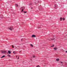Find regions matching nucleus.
<instances>
[{"label":"nucleus","instance_id":"obj_1","mask_svg":"<svg viewBox=\"0 0 67 67\" xmlns=\"http://www.w3.org/2000/svg\"><path fill=\"white\" fill-rule=\"evenodd\" d=\"M54 8L56 9L58 8V5L57 4H55L54 5Z\"/></svg>","mask_w":67,"mask_h":67},{"label":"nucleus","instance_id":"obj_2","mask_svg":"<svg viewBox=\"0 0 67 67\" xmlns=\"http://www.w3.org/2000/svg\"><path fill=\"white\" fill-rule=\"evenodd\" d=\"M7 53V51H2V54H5Z\"/></svg>","mask_w":67,"mask_h":67},{"label":"nucleus","instance_id":"obj_3","mask_svg":"<svg viewBox=\"0 0 67 67\" xmlns=\"http://www.w3.org/2000/svg\"><path fill=\"white\" fill-rule=\"evenodd\" d=\"M21 9H22V10L21 11L22 12H23V9H25V7H22L21 8Z\"/></svg>","mask_w":67,"mask_h":67},{"label":"nucleus","instance_id":"obj_4","mask_svg":"<svg viewBox=\"0 0 67 67\" xmlns=\"http://www.w3.org/2000/svg\"><path fill=\"white\" fill-rule=\"evenodd\" d=\"M9 29L11 31L13 29V27L12 26H10Z\"/></svg>","mask_w":67,"mask_h":67},{"label":"nucleus","instance_id":"obj_5","mask_svg":"<svg viewBox=\"0 0 67 67\" xmlns=\"http://www.w3.org/2000/svg\"><path fill=\"white\" fill-rule=\"evenodd\" d=\"M32 37H35V35H33L32 36Z\"/></svg>","mask_w":67,"mask_h":67},{"label":"nucleus","instance_id":"obj_6","mask_svg":"<svg viewBox=\"0 0 67 67\" xmlns=\"http://www.w3.org/2000/svg\"><path fill=\"white\" fill-rule=\"evenodd\" d=\"M56 61H57V62H58V61H59V59H56Z\"/></svg>","mask_w":67,"mask_h":67},{"label":"nucleus","instance_id":"obj_7","mask_svg":"<svg viewBox=\"0 0 67 67\" xmlns=\"http://www.w3.org/2000/svg\"><path fill=\"white\" fill-rule=\"evenodd\" d=\"M53 49H54L55 50H57V49H58V48L57 47H55V48H53Z\"/></svg>","mask_w":67,"mask_h":67},{"label":"nucleus","instance_id":"obj_8","mask_svg":"<svg viewBox=\"0 0 67 67\" xmlns=\"http://www.w3.org/2000/svg\"><path fill=\"white\" fill-rule=\"evenodd\" d=\"M16 58H17V59H19V56L18 57V56H16Z\"/></svg>","mask_w":67,"mask_h":67},{"label":"nucleus","instance_id":"obj_9","mask_svg":"<svg viewBox=\"0 0 67 67\" xmlns=\"http://www.w3.org/2000/svg\"><path fill=\"white\" fill-rule=\"evenodd\" d=\"M8 52L9 54H11V51H8Z\"/></svg>","mask_w":67,"mask_h":67},{"label":"nucleus","instance_id":"obj_10","mask_svg":"<svg viewBox=\"0 0 67 67\" xmlns=\"http://www.w3.org/2000/svg\"><path fill=\"white\" fill-rule=\"evenodd\" d=\"M4 57H5V55H3L2 57H1V58H4Z\"/></svg>","mask_w":67,"mask_h":67},{"label":"nucleus","instance_id":"obj_11","mask_svg":"<svg viewBox=\"0 0 67 67\" xmlns=\"http://www.w3.org/2000/svg\"><path fill=\"white\" fill-rule=\"evenodd\" d=\"M30 46H31L32 47H33V45H32V44H30Z\"/></svg>","mask_w":67,"mask_h":67},{"label":"nucleus","instance_id":"obj_12","mask_svg":"<svg viewBox=\"0 0 67 67\" xmlns=\"http://www.w3.org/2000/svg\"><path fill=\"white\" fill-rule=\"evenodd\" d=\"M33 58H35V55H33L32 56Z\"/></svg>","mask_w":67,"mask_h":67},{"label":"nucleus","instance_id":"obj_13","mask_svg":"<svg viewBox=\"0 0 67 67\" xmlns=\"http://www.w3.org/2000/svg\"><path fill=\"white\" fill-rule=\"evenodd\" d=\"M55 40V38H53L51 39V40Z\"/></svg>","mask_w":67,"mask_h":67},{"label":"nucleus","instance_id":"obj_14","mask_svg":"<svg viewBox=\"0 0 67 67\" xmlns=\"http://www.w3.org/2000/svg\"><path fill=\"white\" fill-rule=\"evenodd\" d=\"M54 45H53L52 46H51V47H54Z\"/></svg>","mask_w":67,"mask_h":67},{"label":"nucleus","instance_id":"obj_15","mask_svg":"<svg viewBox=\"0 0 67 67\" xmlns=\"http://www.w3.org/2000/svg\"><path fill=\"white\" fill-rule=\"evenodd\" d=\"M60 21H62V18H60Z\"/></svg>","mask_w":67,"mask_h":67},{"label":"nucleus","instance_id":"obj_16","mask_svg":"<svg viewBox=\"0 0 67 67\" xmlns=\"http://www.w3.org/2000/svg\"><path fill=\"white\" fill-rule=\"evenodd\" d=\"M12 47L13 48H14V46H13V45H12Z\"/></svg>","mask_w":67,"mask_h":67},{"label":"nucleus","instance_id":"obj_17","mask_svg":"<svg viewBox=\"0 0 67 67\" xmlns=\"http://www.w3.org/2000/svg\"><path fill=\"white\" fill-rule=\"evenodd\" d=\"M63 20H65V18H63Z\"/></svg>","mask_w":67,"mask_h":67},{"label":"nucleus","instance_id":"obj_18","mask_svg":"<svg viewBox=\"0 0 67 67\" xmlns=\"http://www.w3.org/2000/svg\"><path fill=\"white\" fill-rule=\"evenodd\" d=\"M8 56L9 57H10V55H8Z\"/></svg>","mask_w":67,"mask_h":67},{"label":"nucleus","instance_id":"obj_19","mask_svg":"<svg viewBox=\"0 0 67 67\" xmlns=\"http://www.w3.org/2000/svg\"><path fill=\"white\" fill-rule=\"evenodd\" d=\"M24 13H26L27 12L26 11V12H24Z\"/></svg>","mask_w":67,"mask_h":67},{"label":"nucleus","instance_id":"obj_20","mask_svg":"<svg viewBox=\"0 0 67 67\" xmlns=\"http://www.w3.org/2000/svg\"><path fill=\"white\" fill-rule=\"evenodd\" d=\"M60 62V63H61V64H63V62Z\"/></svg>","mask_w":67,"mask_h":67},{"label":"nucleus","instance_id":"obj_21","mask_svg":"<svg viewBox=\"0 0 67 67\" xmlns=\"http://www.w3.org/2000/svg\"><path fill=\"white\" fill-rule=\"evenodd\" d=\"M40 67V66H39V65H38V66H37V67Z\"/></svg>","mask_w":67,"mask_h":67},{"label":"nucleus","instance_id":"obj_22","mask_svg":"<svg viewBox=\"0 0 67 67\" xmlns=\"http://www.w3.org/2000/svg\"><path fill=\"white\" fill-rule=\"evenodd\" d=\"M37 28H38V29H40V27H37Z\"/></svg>","mask_w":67,"mask_h":67},{"label":"nucleus","instance_id":"obj_23","mask_svg":"<svg viewBox=\"0 0 67 67\" xmlns=\"http://www.w3.org/2000/svg\"><path fill=\"white\" fill-rule=\"evenodd\" d=\"M16 6L17 7H18V5H17V4H16Z\"/></svg>","mask_w":67,"mask_h":67},{"label":"nucleus","instance_id":"obj_24","mask_svg":"<svg viewBox=\"0 0 67 67\" xmlns=\"http://www.w3.org/2000/svg\"><path fill=\"white\" fill-rule=\"evenodd\" d=\"M13 53H14L15 54V53H14V51H13Z\"/></svg>","mask_w":67,"mask_h":67},{"label":"nucleus","instance_id":"obj_25","mask_svg":"<svg viewBox=\"0 0 67 67\" xmlns=\"http://www.w3.org/2000/svg\"><path fill=\"white\" fill-rule=\"evenodd\" d=\"M23 40V39H21V41H22Z\"/></svg>","mask_w":67,"mask_h":67},{"label":"nucleus","instance_id":"obj_26","mask_svg":"<svg viewBox=\"0 0 67 67\" xmlns=\"http://www.w3.org/2000/svg\"><path fill=\"white\" fill-rule=\"evenodd\" d=\"M66 53H67V51H66V52H65Z\"/></svg>","mask_w":67,"mask_h":67},{"label":"nucleus","instance_id":"obj_27","mask_svg":"<svg viewBox=\"0 0 67 67\" xmlns=\"http://www.w3.org/2000/svg\"><path fill=\"white\" fill-rule=\"evenodd\" d=\"M20 52H21V51H20Z\"/></svg>","mask_w":67,"mask_h":67}]
</instances>
